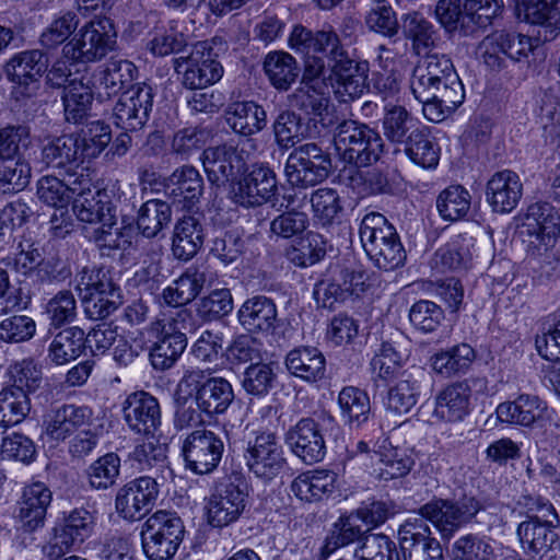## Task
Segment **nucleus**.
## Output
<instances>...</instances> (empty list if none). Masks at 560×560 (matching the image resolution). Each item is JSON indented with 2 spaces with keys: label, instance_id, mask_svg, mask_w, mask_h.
I'll return each instance as SVG.
<instances>
[{
  "label": "nucleus",
  "instance_id": "obj_1",
  "mask_svg": "<svg viewBox=\"0 0 560 560\" xmlns=\"http://www.w3.org/2000/svg\"><path fill=\"white\" fill-rule=\"evenodd\" d=\"M175 401L180 409L177 410L179 421H192L195 410L185 409L190 399L196 406L209 413H222L233 400L231 384L222 377H208L201 370L187 371L178 382L175 389Z\"/></svg>",
  "mask_w": 560,
  "mask_h": 560
},
{
  "label": "nucleus",
  "instance_id": "obj_2",
  "mask_svg": "<svg viewBox=\"0 0 560 560\" xmlns=\"http://www.w3.org/2000/svg\"><path fill=\"white\" fill-rule=\"evenodd\" d=\"M360 241L369 258L383 270H394L406 259V252L393 224L378 212L366 213L360 224Z\"/></svg>",
  "mask_w": 560,
  "mask_h": 560
},
{
  "label": "nucleus",
  "instance_id": "obj_3",
  "mask_svg": "<svg viewBox=\"0 0 560 560\" xmlns=\"http://www.w3.org/2000/svg\"><path fill=\"white\" fill-rule=\"evenodd\" d=\"M334 145L343 161L364 167L376 163L384 148L381 135L355 120H343L334 133Z\"/></svg>",
  "mask_w": 560,
  "mask_h": 560
},
{
  "label": "nucleus",
  "instance_id": "obj_4",
  "mask_svg": "<svg viewBox=\"0 0 560 560\" xmlns=\"http://www.w3.org/2000/svg\"><path fill=\"white\" fill-rule=\"evenodd\" d=\"M77 289L82 295L86 317L101 320L112 315L122 303L119 287L110 272L104 268H83L79 275Z\"/></svg>",
  "mask_w": 560,
  "mask_h": 560
},
{
  "label": "nucleus",
  "instance_id": "obj_5",
  "mask_svg": "<svg viewBox=\"0 0 560 560\" xmlns=\"http://www.w3.org/2000/svg\"><path fill=\"white\" fill-rule=\"evenodd\" d=\"M116 31L107 18L83 24L62 47L63 56L74 62H95L115 49Z\"/></svg>",
  "mask_w": 560,
  "mask_h": 560
},
{
  "label": "nucleus",
  "instance_id": "obj_6",
  "mask_svg": "<svg viewBox=\"0 0 560 560\" xmlns=\"http://www.w3.org/2000/svg\"><path fill=\"white\" fill-rule=\"evenodd\" d=\"M256 150L257 143L252 138H244L236 144L224 143L203 150L201 161L209 182L222 186L235 180L245 172L247 162Z\"/></svg>",
  "mask_w": 560,
  "mask_h": 560
},
{
  "label": "nucleus",
  "instance_id": "obj_7",
  "mask_svg": "<svg viewBox=\"0 0 560 560\" xmlns=\"http://www.w3.org/2000/svg\"><path fill=\"white\" fill-rule=\"evenodd\" d=\"M183 536L182 520L173 513L158 511L143 524V551L150 560H168L176 553Z\"/></svg>",
  "mask_w": 560,
  "mask_h": 560
},
{
  "label": "nucleus",
  "instance_id": "obj_8",
  "mask_svg": "<svg viewBox=\"0 0 560 560\" xmlns=\"http://www.w3.org/2000/svg\"><path fill=\"white\" fill-rule=\"evenodd\" d=\"M331 161L318 144L304 143L288 156L284 173L288 182L296 187L315 186L324 182L330 172Z\"/></svg>",
  "mask_w": 560,
  "mask_h": 560
},
{
  "label": "nucleus",
  "instance_id": "obj_9",
  "mask_svg": "<svg viewBox=\"0 0 560 560\" xmlns=\"http://www.w3.org/2000/svg\"><path fill=\"white\" fill-rule=\"evenodd\" d=\"M480 510L472 497L457 501L438 499L424 504L421 516L429 520L444 538H450L462 525L469 522Z\"/></svg>",
  "mask_w": 560,
  "mask_h": 560
},
{
  "label": "nucleus",
  "instance_id": "obj_10",
  "mask_svg": "<svg viewBox=\"0 0 560 560\" xmlns=\"http://www.w3.org/2000/svg\"><path fill=\"white\" fill-rule=\"evenodd\" d=\"M174 68L177 73H183L182 83L190 90L206 89L223 74L221 63L211 57L206 42L197 43L189 56L175 58Z\"/></svg>",
  "mask_w": 560,
  "mask_h": 560
},
{
  "label": "nucleus",
  "instance_id": "obj_11",
  "mask_svg": "<svg viewBox=\"0 0 560 560\" xmlns=\"http://www.w3.org/2000/svg\"><path fill=\"white\" fill-rule=\"evenodd\" d=\"M46 69L47 61L38 49L25 50L12 56L4 70L8 79L13 83L14 98L21 100L33 95Z\"/></svg>",
  "mask_w": 560,
  "mask_h": 560
},
{
  "label": "nucleus",
  "instance_id": "obj_12",
  "mask_svg": "<svg viewBox=\"0 0 560 560\" xmlns=\"http://www.w3.org/2000/svg\"><path fill=\"white\" fill-rule=\"evenodd\" d=\"M153 106V91L147 84H137L122 92L113 108L114 124L125 130L141 129Z\"/></svg>",
  "mask_w": 560,
  "mask_h": 560
},
{
  "label": "nucleus",
  "instance_id": "obj_13",
  "mask_svg": "<svg viewBox=\"0 0 560 560\" xmlns=\"http://www.w3.org/2000/svg\"><path fill=\"white\" fill-rule=\"evenodd\" d=\"M434 82L429 91L412 93L415 98L422 104L424 117L433 122L443 121L452 115L464 102L465 90L459 75H455L454 82L445 83L444 79Z\"/></svg>",
  "mask_w": 560,
  "mask_h": 560
},
{
  "label": "nucleus",
  "instance_id": "obj_14",
  "mask_svg": "<svg viewBox=\"0 0 560 560\" xmlns=\"http://www.w3.org/2000/svg\"><path fill=\"white\" fill-rule=\"evenodd\" d=\"M183 456L186 467L196 474H208L219 464L222 452V441L210 430L192 431L183 443Z\"/></svg>",
  "mask_w": 560,
  "mask_h": 560
},
{
  "label": "nucleus",
  "instance_id": "obj_15",
  "mask_svg": "<svg viewBox=\"0 0 560 560\" xmlns=\"http://www.w3.org/2000/svg\"><path fill=\"white\" fill-rule=\"evenodd\" d=\"M517 220L520 235L534 237L545 247L551 246L560 233V213L549 202L529 205Z\"/></svg>",
  "mask_w": 560,
  "mask_h": 560
},
{
  "label": "nucleus",
  "instance_id": "obj_16",
  "mask_svg": "<svg viewBox=\"0 0 560 560\" xmlns=\"http://www.w3.org/2000/svg\"><path fill=\"white\" fill-rule=\"evenodd\" d=\"M159 493L153 477L144 476L122 486L115 499L117 513L128 521L142 518L152 508Z\"/></svg>",
  "mask_w": 560,
  "mask_h": 560
},
{
  "label": "nucleus",
  "instance_id": "obj_17",
  "mask_svg": "<svg viewBox=\"0 0 560 560\" xmlns=\"http://www.w3.org/2000/svg\"><path fill=\"white\" fill-rule=\"evenodd\" d=\"M275 172L266 165H256L233 188V200L245 207H258L273 199L277 192Z\"/></svg>",
  "mask_w": 560,
  "mask_h": 560
},
{
  "label": "nucleus",
  "instance_id": "obj_18",
  "mask_svg": "<svg viewBox=\"0 0 560 560\" xmlns=\"http://www.w3.org/2000/svg\"><path fill=\"white\" fill-rule=\"evenodd\" d=\"M405 560H443L440 542L430 537V529L421 517L407 520L398 530Z\"/></svg>",
  "mask_w": 560,
  "mask_h": 560
},
{
  "label": "nucleus",
  "instance_id": "obj_19",
  "mask_svg": "<svg viewBox=\"0 0 560 560\" xmlns=\"http://www.w3.org/2000/svg\"><path fill=\"white\" fill-rule=\"evenodd\" d=\"M247 493L233 482L217 488L205 505L208 522L222 527L236 521L246 505Z\"/></svg>",
  "mask_w": 560,
  "mask_h": 560
},
{
  "label": "nucleus",
  "instance_id": "obj_20",
  "mask_svg": "<svg viewBox=\"0 0 560 560\" xmlns=\"http://www.w3.org/2000/svg\"><path fill=\"white\" fill-rule=\"evenodd\" d=\"M291 451L306 464L320 462L326 454L322 425L312 418H303L287 433Z\"/></svg>",
  "mask_w": 560,
  "mask_h": 560
},
{
  "label": "nucleus",
  "instance_id": "obj_21",
  "mask_svg": "<svg viewBox=\"0 0 560 560\" xmlns=\"http://www.w3.org/2000/svg\"><path fill=\"white\" fill-rule=\"evenodd\" d=\"M538 511L541 516H529L517 527V536L523 549L533 553L546 552L557 537L551 520L557 517L552 505L544 503Z\"/></svg>",
  "mask_w": 560,
  "mask_h": 560
},
{
  "label": "nucleus",
  "instance_id": "obj_22",
  "mask_svg": "<svg viewBox=\"0 0 560 560\" xmlns=\"http://www.w3.org/2000/svg\"><path fill=\"white\" fill-rule=\"evenodd\" d=\"M368 73L366 61L343 57L330 68L328 80L334 93L346 101V96L355 98L363 94L366 89Z\"/></svg>",
  "mask_w": 560,
  "mask_h": 560
},
{
  "label": "nucleus",
  "instance_id": "obj_23",
  "mask_svg": "<svg viewBox=\"0 0 560 560\" xmlns=\"http://www.w3.org/2000/svg\"><path fill=\"white\" fill-rule=\"evenodd\" d=\"M94 516L86 510L72 511L65 525L55 530L48 545V556L58 558L65 555L74 544L83 542L91 536L94 528Z\"/></svg>",
  "mask_w": 560,
  "mask_h": 560
},
{
  "label": "nucleus",
  "instance_id": "obj_24",
  "mask_svg": "<svg viewBox=\"0 0 560 560\" xmlns=\"http://www.w3.org/2000/svg\"><path fill=\"white\" fill-rule=\"evenodd\" d=\"M523 196V184L518 174L511 170L494 173L487 183L486 199L493 212L510 213Z\"/></svg>",
  "mask_w": 560,
  "mask_h": 560
},
{
  "label": "nucleus",
  "instance_id": "obj_25",
  "mask_svg": "<svg viewBox=\"0 0 560 560\" xmlns=\"http://www.w3.org/2000/svg\"><path fill=\"white\" fill-rule=\"evenodd\" d=\"M247 465L257 477L272 479L284 465V457L281 445L275 434L262 433L255 439L248 450Z\"/></svg>",
  "mask_w": 560,
  "mask_h": 560
},
{
  "label": "nucleus",
  "instance_id": "obj_26",
  "mask_svg": "<svg viewBox=\"0 0 560 560\" xmlns=\"http://www.w3.org/2000/svg\"><path fill=\"white\" fill-rule=\"evenodd\" d=\"M122 410L126 423L136 433L150 434L160 424L159 401L147 392L130 394L124 402Z\"/></svg>",
  "mask_w": 560,
  "mask_h": 560
},
{
  "label": "nucleus",
  "instance_id": "obj_27",
  "mask_svg": "<svg viewBox=\"0 0 560 560\" xmlns=\"http://www.w3.org/2000/svg\"><path fill=\"white\" fill-rule=\"evenodd\" d=\"M93 411L86 406L63 405L45 419V433L56 442L65 441L74 432L92 425Z\"/></svg>",
  "mask_w": 560,
  "mask_h": 560
},
{
  "label": "nucleus",
  "instance_id": "obj_28",
  "mask_svg": "<svg viewBox=\"0 0 560 560\" xmlns=\"http://www.w3.org/2000/svg\"><path fill=\"white\" fill-rule=\"evenodd\" d=\"M457 74L454 65L446 55L432 52L425 55L412 71L410 89L412 93L429 91L434 82L444 79L445 83L454 82Z\"/></svg>",
  "mask_w": 560,
  "mask_h": 560
},
{
  "label": "nucleus",
  "instance_id": "obj_29",
  "mask_svg": "<svg viewBox=\"0 0 560 560\" xmlns=\"http://www.w3.org/2000/svg\"><path fill=\"white\" fill-rule=\"evenodd\" d=\"M240 324L249 332H273L278 322L277 306L266 296L246 300L237 312Z\"/></svg>",
  "mask_w": 560,
  "mask_h": 560
},
{
  "label": "nucleus",
  "instance_id": "obj_30",
  "mask_svg": "<svg viewBox=\"0 0 560 560\" xmlns=\"http://www.w3.org/2000/svg\"><path fill=\"white\" fill-rule=\"evenodd\" d=\"M51 492L43 482H33L23 490L20 501L19 521L26 532H34L44 525Z\"/></svg>",
  "mask_w": 560,
  "mask_h": 560
},
{
  "label": "nucleus",
  "instance_id": "obj_31",
  "mask_svg": "<svg viewBox=\"0 0 560 560\" xmlns=\"http://www.w3.org/2000/svg\"><path fill=\"white\" fill-rule=\"evenodd\" d=\"M374 447L377 464L373 466L372 474L376 478L388 481L402 478L410 472L413 459L405 450L394 446L388 439L377 441Z\"/></svg>",
  "mask_w": 560,
  "mask_h": 560
},
{
  "label": "nucleus",
  "instance_id": "obj_32",
  "mask_svg": "<svg viewBox=\"0 0 560 560\" xmlns=\"http://www.w3.org/2000/svg\"><path fill=\"white\" fill-rule=\"evenodd\" d=\"M116 189H119L118 180L107 184L103 189H95L90 196L74 197L73 213L82 222L110 224L113 215L108 191L114 192Z\"/></svg>",
  "mask_w": 560,
  "mask_h": 560
},
{
  "label": "nucleus",
  "instance_id": "obj_33",
  "mask_svg": "<svg viewBox=\"0 0 560 560\" xmlns=\"http://www.w3.org/2000/svg\"><path fill=\"white\" fill-rule=\"evenodd\" d=\"M228 126L236 133L249 138L267 125V113L252 101L231 103L224 113Z\"/></svg>",
  "mask_w": 560,
  "mask_h": 560
},
{
  "label": "nucleus",
  "instance_id": "obj_34",
  "mask_svg": "<svg viewBox=\"0 0 560 560\" xmlns=\"http://www.w3.org/2000/svg\"><path fill=\"white\" fill-rule=\"evenodd\" d=\"M81 141L73 135H63L42 147L40 160L47 167L71 171L81 162Z\"/></svg>",
  "mask_w": 560,
  "mask_h": 560
},
{
  "label": "nucleus",
  "instance_id": "obj_35",
  "mask_svg": "<svg viewBox=\"0 0 560 560\" xmlns=\"http://www.w3.org/2000/svg\"><path fill=\"white\" fill-rule=\"evenodd\" d=\"M93 102L90 78L72 79L63 88L62 103L67 121L81 124L88 118Z\"/></svg>",
  "mask_w": 560,
  "mask_h": 560
},
{
  "label": "nucleus",
  "instance_id": "obj_36",
  "mask_svg": "<svg viewBox=\"0 0 560 560\" xmlns=\"http://www.w3.org/2000/svg\"><path fill=\"white\" fill-rule=\"evenodd\" d=\"M329 88L319 85L300 84L290 95V103L293 107L318 120L323 125H328L330 115Z\"/></svg>",
  "mask_w": 560,
  "mask_h": 560
},
{
  "label": "nucleus",
  "instance_id": "obj_37",
  "mask_svg": "<svg viewBox=\"0 0 560 560\" xmlns=\"http://www.w3.org/2000/svg\"><path fill=\"white\" fill-rule=\"evenodd\" d=\"M470 388L465 382L451 384L435 397L434 416L447 422L462 420L469 408Z\"/></svg>",
  "mask_w": 560,
  "mask_h": 560
},
{
  "label": "nucleus",
  "instance_id": "obj_38",
  "mask_svg": "<svg viewBox=\"0 0 560 560\" xmlns=\"http://www.w3.org/2000/svg\"><path fill=\"white\" fill-rule=\"evenodd\" d=\"M136 74L137 68L131 61L110 58L97 75L98 96L117 95L131 84Z\"/></svg>",
  "mask_w": 560,
  "mask_h": 560
},
{
  "label": "nucleus",
  "instance_id": "obj_39",
  "mask_svg": "<svg viewBox=\"0 0 560 560\" xmlns=\"http://www.w3.org/2000/svg\"><path fill=\"white\" fill-rule=\"evenodd\" d=\"M203 229L195 217H184L174 229L172 252L175 258L187 261L191 259L202 246Z\"/></svg>",
  "mask_w": 560,
  "mask_h": 560
},
{
  "label": "nucleus",
  "instance_id": "obj_40",
  "mask_svg": "<svg viewBox=\"0 0 560 560\" xmlns=\"http://www.w3.org/2000/svg\"><path fill=\"white\" fill-rule=\"evenodd\" d=\"M264 71L278 91H288L300 74L296 59L282 50L270 51L264 60Z\"/></svg>",
  "mask_w": 560,
  "mask_h": 560
},
{
  "label": "nucleus",
  "instance_id": "obj_41",
  "mask_svg": "<svg viewBox=\"0 0 560 560\" xmlns=\"http://www.w3.org/2000/svg\"><path fill=\"white\" fill-rule=\"evenodd\" d=\"M336 475L314 470L299 475L291 483V491L302 501L314 502L329 495L335 489Z\"/></svg>",
  "mask_w": 560,
  "mask_h": 560
},
{
  "label": "nucleus",
  "instance_id": "obj_42",
  "mask_svg": "<svg viewBox=\"0 0 560 560\" xmlns=\"http://www.w3.org/2000/svg\"><path fill=\"white\" fill-rule=\"evenodd\" d=\"M423 126L404 106L386 105L383 118L384 135L388 141L405 144Z\"/></svg>",
  "mask_w": 560,
  "mask_h": 560
},
{
  "label": "nucleus",
  "instance_id": "obj_43",
  "mask_svg": "<svg viewBox=\"0 0 560 560\" xmlns=\"http://www.w3.org/2000/svg\"><path fill=\"white\" fill-rule=\"evenodd\" d=\"M399 30L405 39L411 43L412 51L416 55L434 47L438 38L434 25L416 11L401 15Z\"/></svg>",
  "mask_w": 560,
  "mask_h": 560
},
{
  "label": "nucleus",
  "instance_id": "obj_44",
  "mask_svg": "<svg viewBox=\"0 0 560 560\" xmlns=\"http://www.w3.org/2000/svg\"><path fill=\"white\" fill-rule=\"evenodd\" d=\"M472 240L458 235L434 254L433 265L441 271L467 269L472 261Z\"/></svg>",
  "mask_w": 560,
  "mask_h": 560
},
{
  "label": "nucleus",
  "instance_id": "obj_45",
  "mask_svg": "<svg viewBox=\"0 0 560 560\" xmlns=\"http://www.w3.org/2000/svg\"><path fill=\"white\" fill-rule=\"evenodd\" d=\"M314 223L329 229L340 221L342 206L338 192L332 188H319L310 199Z\"/></svg>",
  "mask_w": 560,
  "mask_h": 560
},
{
  "label": "nucleus",
  "instance_id": "obj_46",
  "mask_svg": "<svg viewBox=\"0 0 560 560\" xmlns=\"http://www.w3.org/2000/svg\"><path fill=\"white\" fill-rule=\"evenodd\" d=\"M338 406L341 418L351 427H360L369 419L371 412L368 394L354 386H347L340 390Z\"/></svg>",
  "mask_w": 560,
  "mask_h": 560
},
{
  "label": "nucleus",
  "instance_id": "obj_47",
  "mask_svg": "<svg viewBox=\"0 0 560 560\" xmlns=\"http://www.w3.org/2000/svg\"><path fill=\"white\" fill-rule=\"evenodd\" d=\"M405 153L412 163L421 166L422 168H435L440 161V148L431 137L430 130L424 126L409 137V140L404 144Z\"/></svg>",
  "mask_w": 560,
  "mask_h": 560
},
{
  "label": "nucleus",
  "instance_id": "obj_48",
  "mask_svg": "<svg viewBox=\"0 0 560 560\" xmlns=\"http://www.w3.org/2000/svg\"><path fill=\"white\" fill-rule=\"evenodd\" d=\"M171 215L172 210L167 202L160 199H151L140 207L137 226L143 236L152 238L170 223Z\"/></svg>",
  "mask_w": 560,
  "mask_h": 560
},
{
  "label": "nucleus",
  "instance_id": "obj_49",
  "mask_svg": "<svg viewBox=\"0 0 560 560\" xmlns=\"http://www.w3.org/2000/svg\"><path fill=\"white\" fill-rule=\"evenodd\" d=\"M31 411V399L20 388L7 387L0 392V425L21 423Z\"/></svg>",
  "mask_w": 560,
  "mask_h": 560
},
{
  "label": "nucleus",
  "instance_id": "obj_50",
  "mask_svg": "<svg viewBox=\"0 0 560 560\" xmlns=\"http://www.w3.org/2000/svg\"><path fill=\"white\" fill-rule=\"evenodd\" d=\"M31 172V165L24 156L0 159V191H22L30 184Z\"/></svg>",
  "mask_w": 560,
  "mask_h": 560
},
{
  "label": "nucleus",
  "instance_id": "obj_51",
  "mask_svg": "<svg viewBox=\"0 0 560 560\" xmlns=\"http://www.w3.org/2000/svg\"><path fill=\"white\" fill-rule=\"evenodd\" d=\"M525 21L551 33L560 31V0H521Z\"/></svg>",
  "mask_w": 560,
  "mask_h": 560
},
{
  "label": "nucleus",
  "instance_id": "obj_52",
  "mask_svg": "<svg viewBox=\"0 0 560 560\" xmlns=\"http://www.w3.org/2000/svg\"><path fill=\"white\" fill-rule=\"evenodd\" d=\"M471 196L460 185L445 188L436 199V208L440 215L446 221L463 219L470 210Z\"/></svg>",
  "mask_w": 560,
  "mask_h": 560
},
{
  "label": "nucleus",
  "instance_id": "obj_53",
  "mask_svg": "<svg viewBox=\"0 0 560 560\" xmlns=\"http://www.w3.org/2000/svg\"><path fill=\"white\" fill-rule=\"evenodd\" d=\"M120 458L107 453L95 459L86 469L89 485L95 490H106L114 486L120 472Z\"/></svg>",
  "mask_w": 560,
  "mask_h": 560
},
{
  "label": "nucleus",
  "instance_id": "obj_54",
  "mask_svg": "<svg viewBox=\"0 0 560 560\" xmlns=\"http://www.w3.org/2000/svg\"><path fill=\"white\" fill-rule=\"evenodd\" d=\"M277 144L282 149L293 148L306 137V128L299 115L282 110L272 125Z\"/></svg>",
  "mask_w": 560,
  "mask_h": 560
},
{
  "label": "nucleus",
  "instance_id": "obj_55",
  "mask_svg": "<svg viewBox=\"0 0 560 560\" xmlns=\"http://www.w3.org/2000/svg\"><path fill=\"white\" fill-rule=\"evenodd\" d=\"M365 25L374 33L392 38L398 34L400 20L386 0H376L365 14Z\"/></svg>",
  "mask_w": 560,
  "mask_h": 560
},
{
  "label": "nucleus",
  "instance_id": "obj_56",
  "mask_svg": "<svg viewBox=\"0 0 560 560\" xmlns=\"http://www.w3.org/2000/svg\"><path fill=\"white\" fill-rule=\"evenodd\" d=\"M147 334L151 342L149 350H185L187 347V337L177 328L175 320H159L152 324Z\"/></svg>",
  "mask_w": 560,
  "mask_h": 560
},
{
  "label": "nucleus",
  "instance_id": "obj_57",
  "mask_svg": "<svg viewBox=\"0 0 560 560\" xmlns=\"http://www.w3.org/2000/svg\"><path fill=\"white\" fill-rule=\"evenodd\" d=\"M285 364L295 376L311 381L324 375L326 361L322 352H289Z\"/></svg>",
  "mask_w": 560,
  "mask_h": 560
},
{
  "label": "nucleus",
  "instance_id": "obj_58",
  "mask_svg": "<svg viewBox=\"0 0 560 560\" xmlns=\"http://www.w3.org/2000/svg\"><path fill=\"white\" fill-rule=\"evenodd\" d=\"M174 186L172 194L182 197L185 201L192 203L199 199L203 189V182L199 172L192 166H182L173 172L170 177Z\"/></svg>",
  "mask_w": 560,
  "mask_h": 560
},
{
  "label": "nucleus",
  "instance_id": "obj_59",
  "mask_svg": "<svg viewBox=\"0 0 560 560\" xmlns=\"http://www.w3.org/2000/svg\"><path fill=\"white\" fill-rule=\"evenodd\" d=\"M79 19L74 12L67 11L56 16L40 35L43 47L54 49L75 34Z\"/></svg>",
  "mask_w": 560,
  "mask_h": 560
},
{
  "label": "nucleus",
  "instance_id": "obj_60",
  "mask_svg": "<svg viewBox=\"0 0 560 560\" xmlns=\"http://www.w3.org/2000/svg\"><path fill=\"white\" fill-rule=\"evenodd\" d=\"M31 143V131L25 125L0 126V159L24 156Z\"/></svg>",
  "mask_w": 560,
  "mask_h": 560
},
{
  "label": "nucleus",
  "instance_id": "obj_61",
  "mask_svg": "<svg viewBox=\"0 0 560 560\" xmlns=\"http://www.w3.org/2000/svg\"><path fill=\"white\" fill-rule=\"evenodd\" d=\"M358 560H400L396 544L384 534H370L355 550Z\"/></svg>",
  "mask_w": 560,
  "mask_h": 560
},
{
  "label": "nucleus",
  "instance_id": "obj_62",
  "mask_svg": "<svg viewBox=\"0 0 560 560\" xmlns=\"http://www.w3.org/2000/svg\"><path fill=\"white\" fill-rule=\"evenodd\" d=\"M417 404V388L410 381L404 380L388 389L385 409L395 417H401L411 411Z\"/></svg>",
  "mask_w": 560,
  "mask_h": 560
},
{
  "label": "nucleus",
  "instance_id": "obj_63",
  "mask_svg": "<svg viewBox=\"0 0 560 560\" xmlns=\"http://www.w3.org/2000/svg\"><path fill=\"white\" fill-rule=\"evenodd\" d=\"M212 132L205 127H186L175 132L172 150L182 158H188L202 149L211 139Z\"/></svg>",
  "mask_w": 560,
  "mask_h": 560
},
{
  "label": "nucleus",
  "instance_id": "obj_64",
  "mask_svg": "<svg viewBox=\"0 0 560 560\" xmlns=\"http://www.w3.org/2000/svg\"><path fill=\"white\" fill-rule=\"evenodd\" d=\"M452 560H492V546L474 535L458 538L452 549Z\"/></svg>",
  "mask_w": 560,
  "mask_h": 560
}]
</instances>
